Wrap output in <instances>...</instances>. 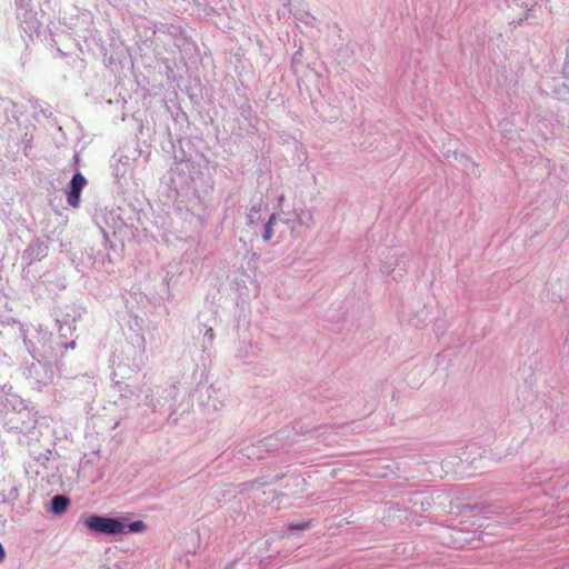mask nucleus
Listing matches in <instances>:
<instances>
[{"label": "nucleus", "mask_w": 569, "mask_h": 569, "mask_svg": "<svg viewBox=\"0 0 569 569\" xmlns=\"http://www.w3.org/2000/svg\"><path fill=\"white\" fill-rule=\"evenodd\" d=\"M4 557H6V552H4L2 545L0 543V562L4 559Z\"/></svg>", "instance_id": "423d86ee"}, {"label": "nucleus", "mask_w": 569, "mask_h": 569, "mask_svg": "<svg viewBox=\"0 0 569 569\" xmlns=\"http://www.w3.org/2000/svg\"><path fill=\"white\" fill-rule=\"evenodd\" d=\"M87 184V179L80 173L77 172L73 174L70 182V190L67 193V201L69 206L72 208H78L80 204V194L82 189Z\"/></svg>", "instance_id": "f03ea898"}, {"label": "nucleus", "mask_w": 569, "mask_h": 569, "mask_svg": "<svg viewBox=\"0 0 569 569\" xmlns=\"http://www.w3.org/2000/svg\"><path fill=\"white\" fill-rule=\"evenodd\" d=\"M70 505V499L66 496H54L51 500V511L56 515L63 513L68 506Z\"/></svg>", "instance_id": "7ed1b4c3"}, {"label": "nucleus", "mask_w": 569, "mask_h": 569, "mask_svg": "<svg viewBox=\"0 0 569 569\" xmlns=\"http://www.w3.org/2000/svg\"><path fill=\"white\" fill-rule=\"evenodd\" d=\"M86 527L99 533L106 535H118L126 532V525H123L120 520L102 517V516H89L86 519Z\"/></svg>", "instance_id": "f257e3e1"}, {"label": "nucleus", "mask_w": 569, "mask_h": 569, "mask_svg": "<svg viewBox=\"0 0 569 569\" xmlns=\"http://www.w3.org/2000/svg\"><path fill=\"white\" fill-rule=\"evenodd\" d=\"M129 532H142L146 529V523L141 520H137L126 526Z\"/></svg>", "instance_id": "39448f33"}, {"label": "nucleus", "mask_w": 569, "mask_h": 569, "mask_svg": "<svg viewBox=\"0 0 569 569\" xmlns=\"http://www.w3.org/2000/svg\"><path fill=\"white\" fill-rule=\"evenodd\" d=\"M296 528L303 529V528H306V526L305 525L303 526H297Z\"/></svg>", "instance_id": "0eeeda50"}, {"label": "nucleus", "mask_w": 569, "mask_h": 569, "mask_svg": "<svg viewBox=\"0 0 569 569\" xmlns=\"http://www.w3.org/2000/svg\"><path fill=\"white\" fill-rule=\"evenodd\" d=\"M274 221H276V214H272L269 218V220H268V222L266 223V227H264V232H263V236H262L264 241H269L273 237L272 226H273Z\"/></svg>", "instance_id": "20e7f679"}]
</instances>
